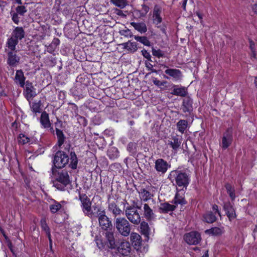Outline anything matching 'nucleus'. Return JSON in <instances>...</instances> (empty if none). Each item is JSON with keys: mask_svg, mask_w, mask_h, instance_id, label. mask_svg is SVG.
I'll return each mask as SVG.
<instances>
[{"mask_svg": "<svg viewBox=\"0 0 257 257\" xmlns=\"http://www.w3.org/2000/svg\"><path fill=\"white\" fill-rule=\"evenodd\" d=\"M93 209L96 211L95 217L98 218L99 224L101 228L105 230H112V224L109 218L106 215L105 211L96 206H93Z\"/></svg>", "mask_w": 257, "mask_h": 257, "instance_id": "obj_1", "label": "nucleus"}, {"mask_svg": "<svg viewBox=\"0 0 257 257\" xmlns=\"http://www.w3.org/2000/svg\"><path fill=\"white\" fill-rule=\"evenodd\" d=\"M53 172L55 176V180L53 181V186L58 190H64L65 187L70 182L67 172L62 170L57 173H55L53 169Z\"/></svg>", "mask_w": 257, "mask_h": 257, "instance_id": "obj_2", "label": "nucleus"}, {"mask_svg": "<svg viewBox=\"0 0 257 257\" xmlns=\"http://www.w3.org/2000/svg\"><path fill=\"white\" fill-rule=\"evenodd\" d=\"M141 206L136 205H130L124 208L125 215L127 219L133 224L138 225L141 221V217L138 209H140Z\"/></svg>", "mask_w": 257, "mask_h": 257, "instance_id": "obj_3", "label": "nucleus"}, {"mask_svg": "<svg viewBox=\"0 0 257 257\" xmlns=\"http://www.w3.org/2000/svg\"><path fill=\"white\" fill-rule=\"evenodd\" d=\"M169 178L173 179L178 187L183 188H186L190 181L188 175L181 170L172 171L170 174Z\"/></svg>", "mask_w": 257, "mask_h": 257, "instance_id": "obj_4", "label": "nucleus"}, {"mask_svg": "<svg viewBox=\"0 0 257 257\" xmlns=\"http://www.w3.org/2000/svg\"><path fill=\"white\" fill-rule=\"evenodd\" d=\"M114 225L118 232L123 236H127L131 232V224L124 217H117Z\"/></svg>", "mask_w": 257, "mask_h": 257, "instance_id": "obj_5", "label": "nucleus"}, {"mask_svg": "<svg viewBox=\"0 0 257 257\" xmlns=\"http://www.w3.org/2000/svg\"><path fill=\"white\" fill-rule=\"evenodd\" d=\"M79 197L83 213L91 218H95L96 214L92 210L91 202L87 196L85 194H79Z\"/></svg>", "mask_w": 257, "mask_h": 257, "instance_id": "obj_6", "label": "nucleus"}, {"mask_svg": "<svg viewBox=\"0 0 257 257\" xmlns=\"http://www.w3.org/2000/svg\"><path fill=\"white\" fill-rule=\"evenodd\" d=\"M68 156L63 151H57L54 157L53 164L57 168L64 167L69 162Z\"/></svg>", "mask_w": 257, "mask_h": 257, "instance_id": "obj_7", "label": "nucleus"}, {"mask_svg": "<svg viewBox=\"0 0 257 257\" xmlns=\"http://www.w3.org/2000/svg\"><path fill=\"white\" fill-rule=\"evenodd\" d=\"M183 238L185 241L190 245H196L201 240L200 234L196 231H192L185 233Z\"/></svg>", "mask_w": 257, "mask_h": 257, "instance_id": "obj_8", "label": "nucleus"}, {"mask_svg": "<svg viewBox=\"0 0 257 257\" xmlns=\"http://www.w3.org/2000/svg\"><path fill=\"white\" fill-rule=\"evenodd\" d=\"M164 68H166L165 73L168 75L169 77L164 76L166 79L171 78L174 81H179L182 78L183 75L181 71L179 69L169 68L166 65H162Z\"/></svg>", "mask_w": 257, "mask_h": 257, "instance_id": "obj_9", "label": "nucleus"}, {"mask_svg": "<svg viewBox=\"0 0 257 257\" xmlns=\"http://www.w3.org/2000/svg\"><path fill=\"white\" fill-rule=\"evenodd\" d=\"M161 12L162 11L161 8L158 6H155L153 10V22L154 24L157 26V27L160 28L161 30L163 33H165V28L164 27H161L160 26H159L162 21L161 17Z\"/></svg>", "mask_w": 257, "mask_h": 257, "instance_id": "obj_10", "label": "nucleus"}, {"mask_svg": "<svg viewBox=\"0 0 257 257\" xmlns=\"http://www.w3.org/2000/svg\"><path fill=\"white\" fill-rule=\"evenodd\" d=\"M25 85V97L28 101H30V100H32L37 95L36 89L34 87L32 83L29 81H26Z\"/></svg>", "mask_w": 257, "mask_h": 257, "instance_id": "obj_11", "label": "nucleus"}, {"mask_svg": "<svg viewBox=\"0 0 257 257\" xmlns=\"http://www.w3.org/2000/svg\"><path fill=\"white\" fill-rule=\"evenodd\" d=\"M141 204L143 206V212L144 217L148 221L154 220L156 218V216L153 209L147 203H143L142 202Z\"/></svg>", "mask_w": 257, "mask_h": 257, "instance_id": "obj_12", "label": "nucleus"}, {"mask_svg": "<svg viewBox=\"0 0 257 257\" xmlns=\"http://www.w3.org/2000/svg\"><path fill=\"white\" fill-rule=\"evenodd\" d=\"M155 164V168L156 171L162 174H165L170 167L168 162L163 159H157Z\"/></svg>", "mask_w": 257, "mask_h": 257, "instance_id": "obj_13", "label": "nucleus"}, {"mask_svg": "<svg viewBox=\"0 0 257 257\" xmlns=\"http://www.w3.org/2000/svg\"><path fill=\"white\" fill-rule=\"evenodd\" d=\"M20 57L17 54V51H9L8 53L7 64L12 67L16 66L19 63Z\"/></svg>", "mask_w": 257, "mask_h": 257, "instance_id": "obj_14", "label": "nucleus"}, {"mask_svg": "<svg viewBox=\"0 0 257 257\" xmlns=\"http://www.w3.org/2000/svg\"><path fill=\"white\" fill-rule=\"evenodd\" d=\"M223 209L225 211L226 214L229 220L236 218V215L233 205L229 202L227 201L223 203Z\"/></svg>", "mask_w": 257, "mask_h": 257, "instance_id": "obj_15", "label": "nucleus"}, {"mask_svg": "<svg viewBox=\"0 0 257 257\" xmlns=\"http://www.w3.org/2000/svg\"><path fill=\"white\" fill-rule=\"evenodd\" d=\"M232 136L231 132L228 130L223 134L220 146L223 149H227L231 144Z\"/></svg>", "mask_w": 257, "mask_h": 257, "instance_id": "obj_16", "label": "nucleus"}, {"mask_svg": "<svg viewBox=\"0 0 257 257\" xmlns=\"http://www.w3.org/2000/svg\"><path fill=\"white\" fill-rule=\"evenodd\" d=\"M116 249L122 256L127 255L130 252L131 247L130 243L125 241L121 242Z\"/></svg>", "mask_w": 257, "mask_h": 257, "instance_id": "obj_17", "label": "nucleus"}, {"mask_svg": "<svg viewBox=\"0 0 257 257\" xmlns=\"http://www.w3.org/2000/svg\"><path fill=\"white\" fill-rule=\"evenodd\" d=\"M40 122L44 128H50L51 132L54 133V130L51 127L49 114L46 111H43L41 115Z\"/></svg>", "mask_w": 257, "mask_h": 257, "instance_id": "obj_18", "label": "nucleus"}, {"mask_svg": "<svg viewBox=\"0 0 257 257\" xmlns=\"http://www.w3.org/2000/svg\"><path fill=\"white\" fill-rule=\"evenodd\" d=\"M193 100L190 97H186L183 99L182 105V109L185 113L188 112L189 114L193 110L192 106Z\"/></svg>", "mask_w": 257, "mask_h": 257, "instance_id": "obj_19", "label": "nucleus"}, {"mask_svg": "<svg viewBox=\"0 0 257 257\" xmlns=\"http://www.w3.org/2000/svg\"><path fill=\"white\" fill-rule=\"evenodd\" d=\"M181 141L179 139L178 136H173L170 140L168 141V145L170 146L175 151H177L180 147Z\"/></svg>", "mask_w": 257, "mask_h": 257, "instance_id": "obj_20", "label": "nucleus"}, {"mask_svg": "<svg viewBox=\"0 0 257 257\" xmlns=\"http://www.w3.org/2000/svg\"><path fill=\"white\" fill-rule=\"evenodd\" d=\"M31 111L35 113L34 116L37 115V113H40L41 111V106L42 105L41 100H35L31 102V100L29 101Z\"/></svg>", "mask_w": 257, "mask_h": 257, "instance_id": "obj_21", "label": "nucleus"}, {"mask_svg": "<svg viewBox=\"0 0 257 257\" xmlns=\"http://www.w3.org/2000/svg\"><path fill=\"white\" fill-rule=\"evenodd\" d=\"M108 210L111 212L114 217L121 215L123 212L114 201L109 202Z\"/></svg>", "mask_w": 257, "mask_h": 257, "instance_id": "obj_22", "label": "nucleus"}, {"mask_svg": "<svg viewBox=\"0 0 257 257\" xmlns=\"http://www.w3.org/2000/svg\"><path fill=\"white\" fill-rule=\"evenodd\" d=\"M105 237L109 243V247L114 248L116 246L114 237V231L112 230H106L105 233Z\"/></svg>", "mask_w": 257, "mask_h": 257, "instance_id": "obj_23", "label": "nucleus"}, {"mask_svg": "<svg viewBox=\"0 0 257 257\" xmlns=\"http://www.w3.org/2000/svg\"><path fill=\"white\" fill-rule=\"evenodd\" d=\"M26 78L22 70H17L15 75V81L18 83L21 87L24 88L26 83Z\"/></svg>", "mask_w": 257, "mask_h": 257, "instance_id": "obj_24", "label": "nucleus"}, {"mask_svg": "<svg viewBox=\"0 0 257 257\" xmlns=\"http://www.w3.org/2000/svg\"><path fill=\"white\" fill-rule=\"evenodd\" d=\"M25 32L24 30L21 27H17L15 28L12 34V36L15 37L18 41L19 40H21L22 39H23L25 37Z\"/></svg>", "mask_w": 257, "mask_h": 257, "instance_id": "obj_25", "label": "nucleus"}, {"mask_svg": "<svg viewBox=\"0 0 257 257\" xmlns=\"http://www.w3.org/2000/svg\"><path fill=\"white\" fill-rule=\"evenodd\" d=\"M121 45L124 49L131 53H134L138 50L137 43L135 42H132L128 41L126 43H122Z\"/></svg>", "mask_w": 257, "mask_h": 257, "instance_id": "obj_26", "label": "nucleus"}, {"mask_svg": "<svg viewBox=\"0 0 257 257\" xmlns=\"http://www.w3.org/2000/svg\"><path fill=\"white\" fill-rule=\"evenodd\" d=\"M140 230L141 233L144 235L147 239L150 233L151 229L149 227L148 223L143 221L140 222Z\"/></svg>", "mask_w": 257, "mask_h": 257, "instance_id": "obj_27", "label": "nucleus"}, {"mask_svg": "<svg viewBox=\"0 0 257 257\" xmlns=\"http://www.w3.org/2000/svg\"><path fill=\"white\" fill-rule=\"evenodd\" d=\"M131 25L141 33H145L147 31V28L146 24L144 22L136 23L132 22Z\"/></svg>", "mask_w": 257, "mask_h": 257, "instance_id": "obj_28", "label": "nucleus"}, {"mask_svg": "<svg viewBox=\"0 0 257 257\" xmlns=\"http://www.w3.org/2000/svg\"><path fill=\"white\" fill-rule=\"evenodd\" d=\"M176 208V205L170 204L169 203H163L160 204L159 210L161 213H167L169 211H173Z\"/></svg>", "mask_w": 257, "mask_h": 257, "instance_id": "obj_29", "label": "nucleus"}, {"mask_svg": "<svg viewBox=\"0 0 257 257\" xmlns=\"http://www.w3.org/2000/svg\"><path fill=\"white\" fill-rule=\"evenodd\" d=\"M217 219L215 214L211 211H208L203 215V220L208 223H212Z\"/></svg>", "mask_w": 257, "mask_h": 257, "instance_id": "obj_30", "label": "nucleus"}, {"mask_svg": "<svg viewBox=\"0 0 257 257\" xmlns=\"http://www.w3.org/2000/svg\"><path fill=\"white\" fill-rule=\"evenodd\" d=\"M223 232V227H214L210 229H207L205 233L211 235H220Z\"/></svg>", "mask_w": 257, "mask_h": 257, "instance_id": "obj_31", "label": "nucleus"}, {"mask_svg": "<svg viewBox=\"0 0 257 257\" xmlns=\"http://www.w3.org/2000/svg\"><path fill=\"white\" fill-rule=\"evenodd\" d=\"M188 125L187 120L184 119L179 120L176 124L178 131L182 134L184 133L188 127Z\"/></svg>", "mask_w": 257, "mask_h": 257, "instance_id": "obj_32", "label": "nucleus"}, {"mask_svg": "<svg viewBox=\"0 0 257 257\" xmlns=\"http://www.w3.org/2000/svg\"><path fill=\"white\" fill-rule=\"evenodd\" d=\"M131 239L134 246L139 247L141 244V236L137 233L133 232L131 234Z\"/></svg>", "mask_w": 257, "mask_h": 257, "instance_id": "obj_33", "label": "nucleus"}, {"mask_svg": "<svg viewBox=\"0 0 257 257\" xmlns=\"http://www.w3.org/2000/svg\"><path fill=\"white\" fill-rule=\"evenodd\" d=\"M19 41L15 37H11L8 39L7 42V46L11 50V51H15L16 46L18 45Z\"/></svg>", "mask_w": 257, "mask_h": 257, "instance_id": "obj_34", "label": "nucleus"}, {"mask_svg": "<svg viewBox=\"0 0 257 257\" xmlns=\"http://www.w3.org/2000/svg\"><path fill=\"white\" fill-rule=\"evenodd\" d=\"M140 195L142 201L144 202L148 201L153 197V195L146 189L141 190Z\"/></svg>", "mask_w": 257, "mask_h": 257, "instance_id": "obj_35", "label": "nucleus"}, {"mask_svg": "<svg viewBox=\"0 0 257 257\" xmlns=\"http://www.w3.org/2000/svg\"><path fill=\"white\" fill-rule=\"evenodd\" d=\"M56 133L58 138L57 145L59 147H61L65 141V137L62 131L57 128H56Z\"/></svg>", "mask_w": 257, "mask_h": 257, "instance_id": "obj_36", "label": "nucleus"}, {"mask_svg": "<svg viewBox=\"0 0 257 257\" xmlns=\"http://www.w3.org/2000/svg\"><path fill=\"white\" fill-rule=\"evenodd\" d=\"M78 163V159L75 152H71L70 153V163L69 167L72 169H76L77 168Z\"/></svg>", "mask_w": 257, "mask_h": 257, "instance_id": "obj_37", "label": "nucleus"}, {"mask_svg": "<svg viewBox=\"0 0 257 257\" xmlns=\"http://www.w3.org/2000/svg\"><path fill=\"white\" fill-rule=\"evenodd\" d=\"M174 204L177 205L178 204H185L186 201H185L184 197L180 195L179 193H176L175 196L172 202Z\"/></svg>", "mask_w": 257, "mask_h": 257, "instance_id": "obj_38", "label": "nucleus"}, {"mask_svg": "<svg viewBox=\"0 0 257 257\" xmlns=\"http://www.w3.org/2000/svg\"><path fill=\"white\" fill-rule=\"evenodd\" d=\"M227 193L229 194L232 201H234L235 198V190L234 188L229 184H226L225 185Z\"/></svg>", "mask_w": 257, "mask_h": 257, "instance_id": "obj_39", "label": "nucleus"}, {"mask_svg": "<svg viewBox=\"0 0 257 257\" xmlns=\"http://www.w3.org/2000/svg\"><path fill=\"white\" fill-rule=\"evenodd\" d=\"M134 39L135 40L143 44L145 46H150L151 45L150 42L145 36H135Z\"/></svg>", "mask_w": 257, "mask_h": 257, "instance_id": "obj_40", "label": "nucleus"}, {"mask_svg": "<svg viewBox=\"0 0 257 257\" xmlns=\"http://www.w3.org/2000/svg\"><path fill=\"white\" fill-rule=\"evenodd\" d=\"M172 93L177 96H185L187 91L184 87L176 88H174Z\"/></svg>", "mask_w": 257, "mask_h": 257, "instance_id": "obj_41", "label": "nucleus"}, {"mask_svg": "<svg viewBox=\"0 0 257 257\" xmlns=\"http://www.w3.org/2000/svg\"><path fill=\"white\" fill-rule=\"evenodd\" d=\"M18 141L19 144L25 145L30 141V138L24 134H20L18 138Z\"/></svg>", "mask_w": 257, "mask_h": 257, "instance_id": "obj_42", "label": "nucleus"}, {"mask_svg": "<svg viewBox=\"0 0 257 257\" xmlns=\"http://www.w3.org/2000/svg\"><path fill=\"white\" fill-rule=\"evenodd\" d=\"M111 2L121 9L124 8L127 4L126 0H111Z\"/></svg>", "mask_w": 257, "mask_h": 257, "instance_id": "obj_43", "label": "nucleus"}, {"mask_svg": "<svg viewBox=\"0 0 257 257\" xmlns=\"http://www.w3.org/2000/svg\"><path fill=\"white\" fill-rule=\"evenodd\" d=\"M61 207L62 205L61 204L57 202H55L54 204H51L50 206V209L52 213H55L59 210Z\"/></svg>", "mask_w": 257, "mask_h": 257, "instance_id": "obj_44", "label": "nucleus"}, {"mask_svg": "<svg viewBox=\"0 0 257 257\" xmlns=\"http://www.w3.org/2000/svg\"><path fill=\"white\" fill-rule=\"evenodd\" d=\"M41 226L43 230H44L46 234H49L50 232L49 227H48L47 222L45 218L42 219L41 220Z\"/></svg>", "mask_w": 257, "mask_h": 257, "instance_id": "obj_45", "label": "nucleus"}, {"mask_svg": "<svg viewBox=\"0 0 257 257\" xmlns=\"http://www.w3.org/2000/svg\"><path fill=\"white\" fill-rule=\"evenodd\" d=\"M152 54L154 56L158 58H161L164 57V53L160 49H156L154 48H152Z\"/></svg>", "mask_w": 257, "mask_h": 257, "instance_id": "obj_46", "label": "nucleus"}, {"mask_svg": "<svg viewBox=\"0 0 257 257\" xmlns=\"http://www.w3.org/2000/svg\"><path fill=\"white\" fill-rule=\"evenodd\" d=\"M249 48L251 52V57L255 58V46L254 42L251 40H249Z\"/></svg>", "mask_w": 257, "mask_h": 257, "instance_id": "obj_47", "label": "nucleus"}, {"mask_svg": "<svg viewBox=\"0 0 257 257\" xmlns=\"http://www.w3.org/2000/svg\"><path fill=\"white\" fill-rule=\"evenodd\" d=\"M16 12L18 14L23 16L27 12V10L25 7L23 6H18L16 8Z\"/></svg>", "mask_w": 257, "mask_h": 257, "instance_id": "obj_48", "label": "nucleus"}, {"mask_svg": "<svg viewBox=\"0 0 257 257\" xmlns=\"http://www.w3.org/2000/svg\"><path fill=\"white\" fill-rule=\"evenodd\" d=\"M153 82L155 85H156L158 87H161L162 86H164L167 83L166 81H160V80H158L157 78H154L153 79Z\"/></svg>", "mask_w": 257, "mask_h": 257, "instance_id": "obj_49", "label": "nucleus"}, {"mask_svg": "<svg viewBox=\"0 0 257 257\" xmlns=\"http://www.w3.org/2000/svg\"><path fill=\"white\" fill-rule=\"evenodd\" d=\"M251 7L252 12L257 15V0H252Z\"/></svg>", "mask_w": 257, "mask_h": 257, "instance_id": "obj_50", "label": "nucleus"}, {"mask_svg": "<svg viewBox=\"0 0 257 257\" xmlns=\"http://www.w3.org/2000/svg\"><path fill=\"white\" fill-rule=\"evenodd\" d=\"M11 14L12 17V20L13 22L15 24H18L20 21L19 17H18V14L16 13H11Z\"/></svg>", "mask_w": 257, "mask_h": 257, "instance_id": "obj_51", "label": "nucleus"}, {"mask_svg": "<svg viewBox=\"0 0 257 257\" xmlns=\"http://www.w3.org/2000/svg\"><path fill=\"white\" fill-rule=\"evenodd\" d=\"M149 8L148 6L143 5H142V13H141V16H145L149 12Z\"/></svg>", "mask_w": 257, "mask_h": 257, "instance_id": "obj_52", "label": "nucleus"}, {"mask_svg": "<svg viewBox=\"0 0 257 257\" xmlns=\"http://www.w3.org/2000/svg\"><path fill=\"white\" fill-rule=\"evenodd\" d=\"M142 53L143 56L149 61H151V56L150 53L145 49L142 50Z\"/></svg>", "mask_w": 257, "mask_h": 257, "instance_id": "obj_53", "label": "nucleus"}, {"mask_svg": "<svg viewBox=\"0 0 257 257\" xmlns=\"http://www.w3.org/2000/svg\"><path fill=\"white\" fill-rule=\"evenodd\" d=\"M121 255L119 254V252L114 248L113 250L110 252V255L109 257H121Z\"/></svg>", "mask_w": 257, "mask_h": 257, "instance_id": "obj_54", "label": "nucleus"}, {"mask_svg": "<svg viewBox=\"0 0 257 257\" xmlns=\"http://www.w3.org/2000/svg\"><path fill=\"white\" fill-rule=\"evenodd\" d=\"M135 145L133 143H130L127 146V150L130 152H133L134 151Z\"/></svg>", "mask_w": 257, "mask_h": 257, "instance_id": "obj_55", "label": "nucleus"}, {"mask_svg": "<svg viewBox=\"0 0 257 257\" xmlns=\"http://www.w3.org/2000/svg\"><path fill=\"white\" fill-rule=\"evenodd\" d=\"M212 210L214 211V214L217 213L219 216H221L220 212L218 210V207L217 205L214 204L212 207Z\"/></svg>", "mask_w": 257, "mask_h": 257, "instance_id": "obj_56", "label": "nucleus"}, {"mask_svg": "<svg viewBox=\"0 0 257 257\" xmlns=\"http://www.w3.org/2000/svg\"><path fill=\"white\" fill-rule=\"evenodd\" d=\"M60 43V40L58 39V38H56V39H54L52 43H51V45H54L55 46L58 45Z\"/></svg>", "mask_w": 257, "mask_h": 257, "instance_id": "obj_57", "label": "nucleus"}, {"mask_svg": "<svg viewBox=\"0 0 257 257\" xmlns=\"http://www.w3.org/2000/svg\"><path fill=\"white\" fill-rule=\"evenodd\" d=\"M114 149L115 150L116 154H115L114 155L111 156L110 154V151L108 152V156L110 159H114V158H117L118 156V152L116 149Z\"/></svg>", "mask_w": 257, "mask_h": 257, "instance_id": "obj_58", "label": "nucleus"}, {"mask_svg": "<svg viewBox=\"0 0 257 257\" xmlns=\"http://www.w3.org/2000/svg\"><path fill=\"white\" fill-rule=\"evenodd\" d=\"M145 64L148 70H151L153 68V65L150 62H146Z\"/></svg>", "mask_w": 257, "mask_h": 257, "instance_id": "obj_59", "label": "nucleus"}, {"mask_svg": "<svg viewBox=\"0 0 257 257\" xmlns=\"http://www.w3.org/2000/svg\"><path fill=\"white\" fill-rule=\"evenodd\" d=\"M46 234L47 235V236L49 238V242H50V246L51 248L52 246V240L51 237L50 232H49V234Z\"/></svg>", "mask_w": 257, "mask_h": 257, "instance_id": "obj_60", "label": "nucleus"}, {"mask_svg": "<svg viewBox=\"0 0 257 257\" xmlns=\"http://www.w3.org/2000/svg\"><path fill=\"white\" fill-rule=\"evenodd\" d=\"M130 31L128 29L122 31L123 35H124L126 36H128L130 34Z\"/></svg>", "mask_w": 257, "mask_h": 257, "instance_id": "obj_61", "label": "nucleus"}, {"mask_svg": "<svg viewBox=\"0 0 257 257\" xmlns=\"http://www.w3.org/2000/svg\"><path fill=\"white\" fill-rule=\"evenodd\" d=\"M187 1L188 0H183L182 8L184 10H186V6Z\"/></svg>", "mask_w": 257, "mask_h": 257, "instance_id": "obj_62", "label": "nucleus"}, {"mask_svg": "<svg viewBox=\"0 0 257 257\" xmlns=\"http://www.w3.org/2000/svg\"><path fill=\"white\" fill-rule=\"evenodd\" d=\"M196 15L198 16V18L200 20V23H202V15L199 12H196Z\"/></svg>", "mask_w": 257, "mask_h": 257, "instance_id": "obj_63", "label": "nucleus"}, {"mask_svg": "<svg viewBox=\"0 0 257 257\" xmlns=\"http://www.w3.org/2000/svg\"><path fill=\"white\" fill-rule=\"evenodd\" d=\"M254 83L255 84V86L257 87V76L255 77Z\"/></svg>", "mask_w": 257, "mask_h": 257, "instance_id": "obj_64", "label": "nucleus"}]
</instances>
